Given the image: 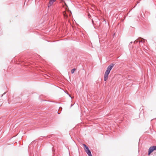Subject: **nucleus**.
Returning <instances> with one entry per match:
<instances>
[{"label": "nucleus", "instance_id": "f257e3e1", "mask_svg": "<svg viewBox=\"0 0 156 156\" xmlns=\"http://www.w3.org/2000/svg\"><path fill=\"white\" fill-rule=\"evenodd\" d=\"M83 145L85 147V150L88 156H92L91 152L88 147L85 144H83Z\"/></svg>", "mask_w": 156, "mask_h": 156}, {"label": "nucleus", "instance_id": "7ed1b4c3", "mask_svg": "<svg viewBox=\"0 0 156 156\" xmlns=\"http://www.w3.org/2000/svg\"><path fill=\"white\" fill-rule=\"evenodd\" d=\"M114 66V64L113 63H112L107 68L106 71L110 73L111 70L112 69Z\"/></svg>", "mask_w": 156, "mask_h": 156}, {"label": "nucleus", "instance_id": "9b49d317", "mask_svg": "<svg viewBox=\"0 0 156 156\" xmlns=\"http://www.w3.org/2000/svg\"><path fill=\"white\" fill-rule=\"evenodd\" d=\"M62 108L61 107H60L59 108V110H60L61 109V110H62Z\"/></svg>", "mask_w": 156, "mask_h": 156}, {"label": "nucleus", "instance_id": "0eeeda50", "mask_svg": "<svg viewBox=\"0 0 156 156\" xmlns=\"http://www.w3.org/2000/svg\"><path fill=\"white\" fill-rule=\"evenodd\" d=\"M76 70V69H75V68H74L71 71V73H72V74H73L74 73V71Z\"/></svg>", "mask_w": 156, "mask_h": 156}, {"label": "nucleus", "instance_id": "9d476101", "mask_svg": "<svg viewBox=\"0 0 156 156\" xmlns=\"http://www.w3.org/2000/svg\"><path fill=\"white\" fill-rule=\"evenodd\" d=\"M132 43V42H130V43H129V46H131V44Z\"/></svg>", "mask_w": 156, "mask_h": 156}, {"label": "nucleus", "instance_id": "f8f14e48", "mask_svg": "<svg viewBox=\"0 0 156 156\" xmlns=\"http://www.w3.org/2000/svg\"><path fill=\"white\" fill-rule=\"evenodd\" d=\"M5 94V93H4L3 94H2V96H2H2H3V95H4V94Z\"/></svg>", "mask_w": 156, "mask_h": 156}, {"label": "nucleus", "instance_id": "f03ea898", "mask_svg": "<svg viewBox=\"0 0 156 156\" xmlns=\"http://www.w3.org/2000/svg\"><path fill=\"white\" fill-rule=\"evenodd\" d=\"M156 150V146H152L151 147L149 150L148 151V154L149 155H150V154L153 152L154 151Z\"/></svg>", "mask_w": 156, "mask_h": 156}, {"label": "nucleus", "instance_id": "1a4fd4ad", "mask_svg": "<svg viewBox=\"0 0 156 156\" xmlns=\"http://www.w3.org/2000/svg\"><path fill=\"white\" fill-rule=\"evenodd\" d=\"M88 18H90V17H91V16L90 15L89 13L88 14Z\"/></svg>", "mask_w": 156, "mask_h": 156}, {"label": "nucleus", "instance_id": "dca6fc26", "mask_svg": "<svg viewBox=\"0 0 156 156\" xmlns=\"http://www.w3.org/2000/svg\"><path fill=\"white\" fill-rule=\"evenodd\" d=\"M55 0L56 1V0Z\"/></svg>", "mask_w": 156, "mask_h": 156}, {"label": "nucleus", "instance_id": "39448f33", "mask_svg": "<svg viewBox=\"0 0 156 156\" xmlns=\"http://www.w3.org/2000/svg\"><path fill=\"white\" fill-rule=\"evenodd\" d=\"M55 1V0H50L48 4V7L49 8Z\"/></svg>", "mask_w": 156, "mask_h": 156}, {"label": "nucleus", "instance_id": "6e6552de", "mask_svg": "<svg viewBox=\"0 0 156 156\" xmlns=\"http://www.w3.org/2000/svg\"><path fill=\"white\" fill-rule=\"evenodd\" d=\"M64 16L65 17H66V18H67L68 17V16L66 14V13L64 14Z\"/></svg>", "mask_w": 156, "mask_h": 156}, {"label": "nucleus", "instance_id": "2eb2a0df", "mask_svg": "<svg viewBox=\"0 0 156 156\" xmlns=\"http://www.w3.org/2000/svg\"><path fill=\"white\" fill-rule=\"evenodd\" d=\"M53 150H53V149H52V151H53Z\"/></svg>", "mask_w": 156, "mask_h": 156}, {"label": "nucleus", "instance_id": "ddd939ff", "mask_svg": "<svg viewBox=\"0 0 156 156\" xmlns=\"http://www.w3.org/2000/svg\"><path fill=\"white\" fill-rule=\"evenodd\" d=\"M92 23L93 24L94 21L92 19Z\"/></svg>", "mask_w": 156, "mask_h": 156}, {"label": "nucleus", "instance_id": "4468645a", "mask_svg": "<svg viewBox=\"0 0 156 156\" xmlns=\"http://www.w3.org/2000/svg\"><path fill=\"white\" fill-rule=\"evenodd\" d=\"M58 114H60V113H59L58 112Z\"/></svg>", "mask_w": 156, "mask_h": 156}, {"label": "nucleus", "instance_id": "20e7f679", "mask_svg": "<svg viewBox=\"0 0 156 156\" xmlns=\"http://www.w3.org/2000/svg\"><path fill=\"white\" fill-rule=\"evenodd\" d=\"M110 73L108 72L107 71H106L104 74V80L105 81H106L108 78V75Z\"/></svg>", "mask_w": 156, "mask_h": 156}, {"label": "nucleus", "instance_id": "423d86ee", "mask_svg": "<svg viewBox=\"0 0 156 156\" xmlns=\"http://www.w3.org/2000/svg\"><path fill=\"white\" fill-rule=\"evenodd\" d=\"M140 38L141 39V40H140L139 41L136 40L134 41V43L135 44H136V43H137V42H139L140 43V42H143V43L145 41V40H144L143 39H142L141 38Z\"/></svg>", "mask_w": 156, "mask_h": 156}]
</instances>
